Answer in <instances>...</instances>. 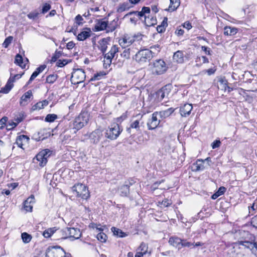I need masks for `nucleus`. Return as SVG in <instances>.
<instances>
[{"mask_svg":"<svg viewBox=\"0 0 257 257\" xmlns=\"http://www.w3.org/2000/svg\"><path fill=\"white\" fill-rule=\"evenodd\" d=\"M89 119L87 112H82L73 121L72 128L78 131L86 125Z\"/></svg>","mask_w":257,"mask_h":257,"instance_id":"1","label":"nucleus"},{"mask_svg":"<svg viewBox=\"0 0 257 257\" xmlns=\"http://www.w3.org/2000/svg\"><path fill=\"white\" fill-rule=\"evenodd\" d=\"M153 57L152 52L148 49L139 51L135 56L134 59L140 64H143L149 61Z\"/></svg>","mask_w":257,"mask_h":257,"instance_id":"2","label":"nucleus"},{"mask_svg":"<svg viewBox=\"0 0 257 257\" xmlns=\"http://www.w3.org/2000/svg\"><path fill=\"white\" fill-rule=\"evenodd\" d=\"M122 130L117 123H113L106 130L105 137L111 140H116L120 134Z\"/></svg>","mask_w":257,"mask_h":257,"instance_id":"3","label":"nucleus"},{"mask_svg":"<svg viewBox=\"0 0 257 257\" xmlns=\"http://www.w3.org/2000/svg\"><path fill=\"white\" fill-rule=\"evenodd\" d=\"M51 154L52 151L48 149L43 150L34 158V162L36 163L35 160L37 161V162L39 163V165L43 167L47 164L48 161L47 159L50 156Z\"/></svg>","mask_w":257,"mask_h":257,"instance_id":"4","label":"nucleus"},{"mask_svg":"<svg viewBox=\"0 0 257 257\" xmlns=\"http://www.w3.org/2000/svg\"><path fill=\"white\" fill-rule=\"evenodd\" d=\"M167 69V67L165 62L161 59L155 60L151 68L152 73L156 75L163 74L166 71Z\"/></svg>","mask_w":257,"mask_h":257,"instance_id":"5","label":"nucleus"},{"mask_svg":"<svg viewBox=\"0 0 257 257\" xmlns=\"http://www.w3.org/2000/svg\"><path fill=\"white\" fill-rule=\"evenodd\" d=\"M47 257H71L70 254H66L60 246H53L49 248L46 254Z\"/></svg>","mask_w":257,"mask_h":257,"instance_id":"6","label":"nucleus"},{"mask_svg":"<svg viewBox=\"0 0 257 257\" xmlns=\"http://www.w3.org/2000/svg\"><path fill=\"white\" fill-rule=\"evenodd\" d=\"M85 72L81 69L74 70L72 73L71 77V83L76 85L82 83L85 79Z\"/></svg>","mask_w":257,"mask_h":257,"instance_id":"7","label":"nucleus"},{"mask_svg":"<svg viewBox=\"0 0 257 257\" xmlns=\"http://www.w3.org/2000/svg\"><path fill=\"white\" fill-rule=\"evenodd\" d=\"M73 191H75L77 196L81 197L83 199H88L89 193L86 186L82 184H78L73 187Z\"/></svg>","mask_w":257,"mask_h":257,"instance_id":"8","label":"nucleus"},{"mask_svg":"<svg viewBox=\"0 0 257 257\" xmlns=\"http://www.w3.org/2000/svg\"><path fill=\"white\" fill-rule=\"evenodd\" d=\"M139 2L140 1L136 0H128V1L120 4L117 9V12L118 13H122L124 11H127L133 8L135 5L139 3Z\"/></svg>","mask_w":257,"mask_h":257,"instance_id":"9","label":"nucleus"},{"mask_svg":"<svg viewBox=\"0 0 257 257\" xmlns=\"http://www.w3.org/2000/svg\"><path fill=\"white\" fill-rule=\"evenodd\" d=\"M158 112H155L153 113L151 118L149 119L147 122V126L149 130H154L159 124L160 122V119L158 118Z\"/></svg>","mask_w":257,"mask_h":257,"instance_id":"10","label":"nucleus"},{"mask_svg":"<svg viewBox=\"0 0 257 257\" xmlns=\"http://www.w3.org/2000/svg\"><path fill=\"white\" fill-rule=\"evenodd\" d=\"M103 136L102 131L100 129H96L91 133L89 135L91 143L98 144Z\"/></svg>","mask_w":257,"mask_h":257,"instance_id":"11","label":"nucleus"},{"mask_svg":"<svg viewBox=\"0 0 257 257\" xmlns=\"http://www.w3.org/2000/svg\"><path fill=\"white\" fill-rule=\"evenodd\" d=\"M135 41L134 36H131L125 35L123 37L119 39V44L123 48H125L131 45Z\"/></svg>","mask_w":257,"mask_h":257,"instance_id":"12","label":"nucleus"},{"mask_svg":"<svg viewBox=\"0 0 257 257\" xmlns=\"http://www.w3.org/2000/svg\"><path fill=\"white\" fill-rule=\"evenodd\" d=\"M22 76V74H16L13 77H10L6 86L4 88H2L0 92L3 93H8L13 87V85L12 83L15 79L20 78Z\"/></svg>","mask_w":257,"mask_h":257,"instance_id":"13","label":"nucleus"},{"mask_svg":"<svg viewBox=\"0 0 257 257\" xmlns=\"http://www.w3.org/2000/svg\"><path fill=\"white\" fill-rule=\"evenodd\" d=\"M239 244L250 249L255 255H257V243L255 242L248 241H241Z\"/></svg>","mask_w":257,"mask_h":257,"instance_id":"14","label":"nucleus"},{"mask_svg":"<svg viewBox=\"0 0 257 257\" xmlns=\"http://www.w3.org/2000/svg\"><path fill=\"white\" fill-rule=\"evenodd\" d=\"M107 22L103 19L97 20L94 26L95 31H100L104 30H107Z\"/></svg>","mask_w":257,"mask_h":257,"instance_id":"15","label":"nucleus"},{"mask_svg":"<svg viewBox=\"0 0 257 257\" xmlns=\"http://www.w3.org/2000/svg\"><path fill=\"white\" fill-rule=\"evenodd\" d=\"M150 13V9L149 7H143L141 12H132L128 13L126 16L131 15L132 14H134L137 17H138L139 19L144 17L145 18V16L147 14H149Z\"/></svg>","mask_w":257,"mask_h":257,"instance_id":"16","label":"nucleus"},{"mask_svg":"<svg viewBox=\"0 0 257 257\" xmlns=\"http://www.w3.org/2000/svg\"><path fill=\"white\" fill-rule=\"evenodd\" d=\"M193 106L192 104L186 103L183 106H181L180 109V112L182 116L186 117L189 115L192 111Z\"/></svg>","mask_w":257,"mask_h":257,"instance_id":"17","label":"nucleus"},{"mask_svg":"<svg viewBox=\"0 0 257 257\" xmlns=\"http://www.w3.org/2000/svg\"><path fill=\"white\" fill-rule=\"evenodd\" d=\"M168 242L170 245L180 249L181 248L182 239L175 236H171L170 237Z\"/></svg>","mask_w":257,"mask_h":257,"instance_id":"18","label":"nucleus"},{"mask_svg":"<svg viewBox=\"0 0 257 257\" xmlns=\"http://www.w3.org/2000/svg\"><path fill=\"white\" fill-rule=\"evenodd\" d=\"M91 31L90 28H85L77 36V39L79 41H84L90 37Z\"/></svg>","mask_w":257,"mask_h":257,"instance_id":"19","label":"nucleus"},{"mask_svg":"<svg viewBox=\"0 0 257 257\" xmlns=\"http://www.w3.org/2000/svg\"><path fill=\"white\" fill-rule=\"evenodd\" d=\"M45 130H41L39 132L34 133L32 138L36 141H40L44 140L48 137V134H45Z\"/></svg>","mask_w":257,"mask_h":257,"instance_id":"20","label":"nucleus"},{"mask_svg":"<svg viewBox=\"0 0 257 257\" xmlns=\"http://www.w3.org/2000/svg\"><path fill=\"white\" fill-rule=\"evenodd\" d=\"M29 138L25 135L19 136L16 140V144L20 148H23V146L28 143Z\"/></svg>","mask_w":257,"mask_h":257,"instance_id":"21","label":"nucleus"},{"mask_svg":"<svg viewBox=\"0 0 257 257\" xmlns=\"http://www.w3.org/2000/svg\"><path fill=\"white\" fill-rule=\"evenodd\" d=\"M169 90L170 89H168L167 86H165L159 90L157 92V95L159 100H162L165 97H167L170 92Z\"/></svg>","mask_w":257,"mask_h":257,"instance_id":"22","label":"nucleus"},{"mask_svg":"<svg viewBox=\"0 0 257 257\" xmlns=\"http://www.w3.org/2000/svg\"><path fill=\"white\" fill-rule=\"evenodd\" d=\"M203 160H198L196 163L192 165V170L195 172L202 171L205 169V167L203 164Z\"/></svg>","mask_w":257,"mask_h":257,"instance_id":"23","label":"nucleus"},{"mask_svg":"<svg viewBox=\"0 0 257 257\" xmlns=\"http://www.w3.org/2000/svg\"><path fill=\"white\" fill-rule=\"evenodd\" d=\"M70 238L74 239H78L80 237L81 233L80 229L76 228L69 227Z\"/></svg>","mask_w":257,"mask_h":257,"instance_id":"24","label":"nucleus"},{"mask_svg":"<svg viewBox=\"0 0 257 257\" xmlns=\"http://www.w3.org/2000/svg\"><path fill=\"white\" fill-rule=\"evenodd\" d=\"M238 32L237 28L230 26H226L224 28V34L226 36H233Z\"/></svg>","mask_w":257,"mask_h":257,"instance_id":"25","label":"nucleus"},{"mask_svg":"<svg viewBox=\"0 0 257 257\" xmlns=\"http://www.w3.org/2000/svg\"><path fill=\"white\" fill-rule=\"evenodd\" d=\"M32 96V92L31 90H28L23 94L21 98L20 104L25 105L27 104L28 100Z\"/></svg>","mask_w":257,"mask_h":257,"instance_id":"26","label":"nucleus"},{"mask_svg":"<svg viewBox=\"0 0 257 257\" xmlns=\"http://www.w3.org/2000/svg\"><path fill=\"white\" fill-rule=\"evenodd\" d=\"M173 60L178 63H182L184 62V55L181 51H178L173 55Z\"/></svg>","mask_w":257,"mask_h":257,"instance_id":"27","label":"nucleus"},{"mask_svg":"<svg viewBox=\"0 0 257 257\" xmlns=\"http://www.w3.org/2000/svg\"><path fill=\"white\" fill-rule=\"evenodd\" d=\"M170 4L168 9L167 10L169 12H173L177 9L180 5V0H170Z\"/></svg>","mask_w":257,"mask_h":257,"instance_id":"28","label":"nucleus"},{"mask_svg":"<svg viewBox=\"0 0 257 257\" xmlns=\"http://www.w3.org/2000/svg\"><path fill=\"white\" fill-rule=\"evenodd\" d=\"M174 111L173 108H169L165 110L158 112V114L161 118H165L169 116Z\"/></svg>","mask_w":257,"mask_h":257,"instance_id":"29","label":"nucleus"},{"mask_svg":"<svg viewBox=\"0 0 257 257\" xmlns=\"http://www.w3.org/2000/svg\"><path fill=\"white\" fill-rule=\"evenodd\" d=\"M144 23L147 27H151L157 24V20L153 17H150L149 16H145Z\"/></svg>","mask_w":257,"mask_h":257,"instance_id":"30","label":"nucleus"},{"mask_svg":"<svg viewBox=\"0 0 257 257\" xmlns=\"http://www.w3.org/2000/svg\"><path fill=\"white\" fill-rule=\"evenodd\" d=\"M118 26V19H114L109 23H107V32H112Z\"/></svg>","mask_w":257,"mask_h":257,"instance_id":"31","label":"nucleus"},{"mask_svg":"<svg viewBox=\"0 0 257 257\" xmlns=\"http://www.w3.org/2000/svg\"><path fill=\"white\" fill-rule=\"evenodd\" d=\"M111 230L113 234L117 237H124L127 235L125 232H123L121 229L116 227H112Z\"/></svg>","mask_w":257,"mask_h":257,"instance_id":"32","label":"nucleus"},{"mask_svg":"<svg viewBox=\"0 0 257 257\" xmlns=\"http://www.w3.org/2000/svg\"><path fill=\"white\" fill-rule=\"evenodd\" d=\"M48 104V101L46 100H44L42 101L37 102L36 104L33 106L32 109L33 110H40L41 109L44 108V107L47 106Z\"/></svg>","mask_w":257,"mask_h":257,"instance_id":"33","label":"nucleus"},{"mask_svg":"<svg viewBox=\"0 0 257 257\" xmlns=\"http://www.w3.org/2000/svg\"><path fill=\"white\" fill-rule=\"evenodd\" d=\"M15 63L18 65L22 68H25L26 67V64L23 62V59L22 56L20 54H17L16 56Z\"/></svg>","mask_w":257,"mask_h":257,"instance_id":"34","label":"nucleus"},{"mask_svg":"<svg viewBox=\"0 0 257 257\" xmlns=\"http://www.w3.org/2000/svg\"><path fill=\"white\" fill-rule=\"evenodd\" d=\"M140 121L138 120H136L132 122L130 126L126 129V131L129 133H131V129L134 128L137 131L139 130L140 129Z\"/></svg>","mask_w":257,"mask_h":257,"instance_id":"35","label":"nucleus"},{"mask_svg":"<svg viewBox=\"0 0 257 257\" xmlns=\"http://www.w3.org/2000/svg\"><path fill=\"white\" fill-rule=\"evenodd\" d=\"M226 189L224 187H220L217 191L212 195L211 198L212 199H216L219 196L223 195L226 191Z\"/></svg>","mask_w":257,"mask_h":257,"instance_id":"36","label":"nucleus"},{"mask_svg":"<svg viewBox=\"0 0 257 257\" xmlns=\"http://www.w3.org/2000/svg\"><path fill=\"white\" fill-rule=\"evenodd\" d=\"M120 195L126 196L130 192L129 186L127 185H124L121 186L119 189Z\"/></svg>","mask_w":257,"mask_h":257,"instance_id":"37","label":"nucleus"},{"mask_svg":"<svg viewBox=\"0 0 257 257\" xmlns=\"http://www.w3.org/2000/svg\"><path fill=\"white\" fill-rule=\"evenodd\" d=\"M99 49L102 52L104 53L106 51L107 48V41L103 39L99 42L98 45Z\"/></svg>","mask_w":257,"mask_h":257,"instance_id":"38","label":"nucleus"},{"mask_svg":"<svg viewBox=\"0 0 257 257\" xmlns=\"http://www.w3.org/2000/svg\"><path fill=\"white\" fill-rule=\"evenodd\" d=\"M118 51V47L116 45H113L112 46L110 50L107 53L105 54V56H109L111 59H112L115 54Z\"/></svg>","mask_w":257,"mask_h":257,"instance_id":"39","label":"nucleus"},{"mask_svg":"<svg viewBox=\"0 0 257 257\" xmlns=\"http://www.w3.org/2000/svg\"><path fill=\"white\" fill-rule=\"evenodd\" d=\"M112 59L109 56H104L103 60V67L104 68H108L111 64Z\"/></svg>","mask_w":257,"mask_h":257,"instance_id":"40","label":"nucleus"},{"mask_svg":"<svg viewBox=\"0 0 257 257\" xmlns=\"http://www.w3.org/2000/svg\"><path fill=\"white\" fill-rule=\"evenodd\" d=\"M60 233L61 234L62 238H70L69 227H67L63 229H62L60 231Z\"/></svg>","mask_w":257,"mask_h":257,"instance_id":"41","label":"nucleus"},{"mask_svg":"<svg viewBox=\"0 0 257 257\" xmlns=\"http://www.w3.org/2000/svg\"><path fill=\"white\" fill-rule=\"evenodd\" d=\"M21 237L23 239V241L25 243H29L32 239V236H31V235L29 234L26 232L22 233L21 234Z\"/></svg>","mask_w":257,"mask_h":257,"instance_id":"42","label":"nucleus"},{"mask_svg":"<svg viewBox=\"0 0 257 257\" xmlns=\"http://www.w3.org/2000/svg\"><path fill=\"white\" fill-rule=\"evenodd\" d=\"M55 232L54 228H50L45 230L43 233V236L45 238L50 237Z\"/></svg>","mask_w":257,"mask_h":257,"instance_id":"43","label":"nucleus"},{"mask_svg":"<svg viewBox=\"0 0 257 257\" xmlns=\"http://www.w3.org/2000/svg\"><path fill=\"white\" fill-rule=\"evenodd\" d=\"M97 239L102 242H104L106 240L107 235L102 232H100L97 234Z\"/></svg>","mask_w":257,"mask_h":257,"instance_id":"44","label":"nucleus"},{"mask_svg":"<svg viewBox=\"0 0 257 257\" xmlns=\"http://www.w3.org/2000/svg\"><path fill=\"white\" fill-rule=\"evenodd\" d=\"M57 78V76L56 75H50L47 77L46 82L48 83H53L56 80Z\"/></svg>","mask_w":257,"mask_h":257,"instance_id":"45","label":"nucleus"},{"mask_svg":"<svg viewBox=\"0 0 257 257\" xmlns=\"http://www.w3.org/2000/svg\"><path fill=\"white\" fill-rule=\"evenodd\" d=\"M57 118V115L55 114H49L46 118L45 120L48 122H53Z\"/></svg>","mask_w":257,"mask_h":257,"instance_id":"46","label":"nucleus"},{"mask_svg":"<svg viewBox=\"0 0 257 257\" xmlns=\"http://www.w3.org/2000/svg\"><path fill=\"white\" fill-rule=\"evenodd\" d=\"M13 40V37L12 36H9L7 37L3 43V46L5 48H7L9 46V45L12 43Z\"/></svg>","mask_w":257,"mask_h":257,"instance_id":"47","label":"nucleus"},{"mask_svg":"<svg viewBox=\"0 0 257 257\" xmlns=\"http://www.w3.org/2000/svg\"><path fill=\"white\" fill-rule=\"evenodd\" d=\"M144 247H145V245L143 243H142L140 246V248H141L142 250H144V252H138L136 254L135 257H143V255L146 253V250L144 249Z\"/></svg>","mask_w":257,"mask_h":257,"instance_id":"48","label":"nucleus"},{"mask_svg":"<svg viewBox=\"0 0 257 257\" xmlns=\"http://www.w3.org/2000/svg\"><path fill=\"white\" fill-rule=\"evenodd\" d=\"M257 209V202H254L251 206H248V210L249 213L253 215L254 213V211Z\"/></svg>","mask_w":257,"mask_h":257,"instance_id":"49","label":"nucleus"},{"mask_svg":"<svg viewBox=\"0 0 257 257\" xmlns=\"http://www.w3.org/2000/svg\"><path fill=\"white\" fill-rule=\"evenodd\" d=\"M121 56L126 59L130 57V49H126L123 50L121 54Z\"/></svg>","mask_w":257,"mask_h":257,"instance_id":"50","label":"nucleus"},{"mask_svg":"<svg viewBox=\"0 0 257 257\" xmlns=\"http://www.w3.org/2000/svg\"><path fill=\"white\" fill-rule=\"evenodd\" d=\"M68 63V60L66 59L59 60L57 62V66L59 67H62Z\"/></svg>","mask_w":257,"mask_h":257,"instance_id":"51","label":"nucleus"},{"mask_svg":"<svg viewBox=\"0 0 257 257\" xmlns=\"http://www.w3.org/2000/svg\"><path fill=\"white\" fill-rule=\"evenodd\" d=\"M192 245H193V244L187 241L185 239H182V242L181 245V248L182 247H190Z\"/></svg>","mask_w":257,"mask_h":257,"instance_id":"52","label":"nucleus"},{"mask_svg":"<svg viewBox=\"0 0 257 257\" xmlns=\"http://www.w3.org/2000/svg\"><path fill=\"white\" fill-rule=\"evenodd\" d=\"M18 125V123H16L14 121H9V123L7 125V129L11 130L15 128Z\"/></svg>","mask_w":257,"mask_h":257,"instance_id":"53","label":"nucleus"},{"mask_svg":"<svg viewBox=\"0 0 257 257\" xmlns=\"http://www.w3.org/2000/svg\"><path fill=\"white\" fill-rule=\"evenodd\" d=\"M61 55V52L60 51L57 52L56 51L54 55L52 57L51 62H55L56 61L57 59Z\"/></svg>","mask_w":257,"mask_h":257,"instance_id":"54","label":"nucleus"},{"mask_svg":"<svg viewBox=\"0 0 257 257\" xmlns=\"http://www.w3.org/2000/svg\"><path fill=\"white\" fill-rule=\"evenodd\" d=\"M24 208L26 211L31 212L33 209V205L30 204H26V201H25L24 203Z\"/></svg>","mask_w":257,"mask_h":257,"instance_id":"55","label":"nucleus"},{"mask_svg":"<svg viewBox=\"0 0 257 257\" xmlns=\"http://www.w3.org/2000/svg\"><path fill=\"white\" fill-rule=\"evenodd\" d=\"M220 145L221 142L219 140H215L212 143L211 147L213 149H214L219 147Z\"/></svg>","mask_w":257,"mask_h":257,"instance_id":"56","label":"nucleus"},{"mask_svg":"<svg viewBox=\"0 0 257 257\" xmlns=\"http://www.w3.org/2000/svg\"><path fill=\"white\" fill-rule=\"evenodd\" d=\"M34 200V196L32 195L29 198H28L27 200L25 201L26 204H30L33 205L35 202Z\"/></svg>","mask_w":257,"mask_h":257,"instance_id":"57","label":"nucleus"},{"mask_svg":"<svg viewBox=\"0 0 257 257\" xmlns=\"http://www.w3.org/2000/svg\"><path fill=\"white\" fill-rule=\"evenodd\" d=\"M51 9V6L48 4H45L42 8V13L45 14Z\"/></svg>","mask_w":257,"mask_h":257,"instance_id":"58","label":"nucleus"},{"mask_svg":"<svg viewBox=\"0 0 257 257\" xmlns=\"http://www.w3.org/2000/svg\"><path fill=\"white\" fill-rule=\"evenodd\" d=\"M39 74V73H38L37 70H35L31 76L28 83L30 84Z\"/></svg>","mask_w":257,"mask_h":257,"instance_id":"59","label":"nucleus"},{"mask_svg":"<svg viewBox=\"0 0 257 257\" xmlns=\"http://www.w3.org/2000/svg\"><path fill=\"white\" fill-rule=\"evenodd\" d=\"M38 15L39 13L37 12H32L28 15V17L30 19L34 20L38 17Z\"/></svg>","mask_w":257,"mask_h":257,"instance_id":"60","label":"nucleus"},{"mask_svg":"<svg viewBox=\"0 0 257 257\" xmlns=\"http://www.w3.org/2000/svg\"><path fill=\"white\" fill-rule=\"evenodd\" d=\"M83 20V18H82V17L80 15H78L76 17H75V21H76V23L78 25H82V23L81 22V21Z\"/></svg>","mask_w":257,"mask_h":257,"instance_id":"61","label":"nucleus"},{"mask_svg":"<svg viewBox=\"0 0 257 257\" xmlns=\"http://www.w3.org/2000/svg\"><path fill=\"white\" fill-rule=\"evenodd\" d=\"M172 204V202L168 199H165L162 202V205L164 207H168Z\"/></svg>","mask_w":257,"mask_h":257,"instance_id":"62","label":"nucleus"},{"mask_svg":"<svg viewBox=\"0 0 257 257\" xmlns=\"http://www.w3.org/2000/svg\"><path fill=\"white\" fill-rule=\"evenodd\" d=\"M7 120V117H3L0 120V128H3L4 127Z\"/></svg>","mask_w":257,"mask_h":257,"instance_id":"63","label":"nucleus"},{"mask_svg":"<svg viewBox=\"0 0 257 257\" xmlns=\"http://www.w3.org/2000/svg\"><path fill=\"white\" fill-rule=\"evenodd\" d=\"M251 223L253 227L257 228V215L251 219Z\"/></svg>","mask_w":257,"mask_h":257,"instance_id":"64","label":"nucleus"}]
</instances>
